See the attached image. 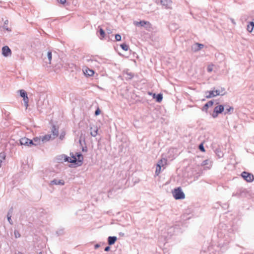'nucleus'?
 I'll return each mask as SVG.
<instances>
[{
    "label": "nucleus",
    "instance_id": "1",
    "mask_svg": "<svg viewBox=\"0 0 254 254\" xmlns=\"http://www.w3.org/2000/svg\"><path fill=\"white\" fill-rule=\"evenodd\" d=\"M173 196L176 199H182L185 197V195L181 188L175 189L172 191Z\"/></svg>",
    "mask_w": 254,
    "mask_h": 254
},
{
    "label": "nucleus",
    "instance_id": "2",
    "mask_svg": "<svg viewBox=\"0 0 254 254\" xmlns=\"http://www.w3.org/2000/svg\"><path fill=\"white\" fill-rule=\"evenodd\" d=\"M241 176L247 182L251 183L254 180V175L252 173L247 172L244 171L242 172Z\"/></svg>",
    "mask_w": 254,
    "mask_h": 254
},
{
    "label": "nucleus",
    "instance_id": "3",
    "mask_svg": "<svg viewBox=\"0 0 254 254\" xmlns=\"http://www.w3.org/2000/svg\"><path fill=\"white\" fill-rule=\"evenodd\" d=\"M205 94L206 98H210L220 95V91L218 90L206 91Z\"/></svg>",
    "mask_w": 254,
    "mask_h": 254
},
{
    "label": "nucleus",
    "instance_id": "4",
    "mask_svg": "<svg viewBox=\"0 0 254 254\" xmlns=\"http://www.w3.org/2000/svg\"><path fill=\"white\" fill-rule=\"evenodd\" d=\"M2 55L5 57H7L11 55V51L10 49L7 46H5L2 48Z\"/></svg>",
    "mask_w": 254,
    "mask_h": 254
},
{
    "label": "nucleus",
    "instance_id": "5",
    "mask_svg": "<svg viewBox=\"0 0 254 254\" xmlns=\"http://www.w3.org/2000/svg\"><path fill=\"white\" fill-rule=\"evenodd\" d=\"M51 132H52L51 135L52 136V139H55L58 136L59 130H58V128L56 127V126L55 125L52 126V127L51 129Z\"/></svg>",
    "mask_w": 254,
    "mask_h": 254
},
{
    "label": "nucleus",
    "instance_id": "6",
    "mask_svg": "<svg viewBox=\"0 0 254 254\" xmlns=\"http://www.w3.org/2000/svg\"><path fill=\"white\" fill-rule=\"evenodd\" d=\"M75 156L77 157V163H76V165L78 166H80L82 164L83 161V157L82 154L80 152H77L75 154Z\"/></svg>",
    "mask_w": 254,
    "mask_h": 254
},
{
    "label": "nucleus",
    "instance_id": "7",
    "mask_svg": "<svg viewBox=\"0 0 254 254\" xmlns=\"http://www.w3.org/2000/svg\"><path fill=\"white\" fill-rule=\"evenodd\" d=\"M64 184V182L63 180H57L54 179L53 180L51 181L50 185H61L63 186Z\"/></svg>",
    "mask_w": 254,
    "mask_h": 254
},
{
    "label": "nucleus",
    "instance_id": "8",
    "mask_svg": "<svg viewBox=\"0 0 254 254\" xmlns=\"http://www.w3.org/2000/svg\"><path fill=\"white\" fill-rule=\"evenodd\" d=\"M161 3L162 5L165 6L166 8H170L171 5V0H161Z\"/></svg>",
    "mask_w": 254,
    "mask_h": 254
},
{
    "label": "nucleus",
    "instance_id": "9",
    "mask_svg": "<svg viewBox=\"0 0 254 254\" xmlns=\"http://www.w3.org/2000/svg\"><path fill=\"white\" fill-rule=\"evenodd\" d=\"M225 110L224 111V115L231 114L234 111V108L231 106L225 105Z\"/></svg>",
    "mask_w": 254,
    "mask_h": 254
},
{
    "label": "nucleus",
    "instance_id": "10",
    "mask_svg": "<svg viewBox=\"0 0 254 254\" xmlns=\"http://www.w3.org/2000/svg\"><path fill=\"white\" fill-rule=\"evenodd\" d=\"M83 72L86 76H91L94 74V71L87 67L83 70Z\"/></svg>",
    "mask_w": 254,
    "mask_h": 254
},
{
    "label": "nucleus",
    "instance_id": "11",
    "mask_svg": "<svg viewBox=\"0 0 254 254\" xmlns=\"http://www.w3.org/2000/svg\"><path fill=\"white\" fill-rule=\"evenodd\" d=\"M225 109V107L224 105H220L215 107L214 109L215 112H217L218 114H221L223 112H224Z\"/></svg>",
    "mask_w": 254,
    "mask_h": 254
},
{
    "label": "nucleus",
    "instance_id": "12",
    "mask_svg": "<svg viewBox=\"0 0 254 254\" xmlns=\"http://www.w3.org/2000/svg\"><path fill=\"white\" fill-rule=\"evenodd\" d=\"M90 134L93 137H95L98 134V128L97 127H90Z\"/></svg>",
    "mask_w": 254,
    "mask_h": 254
},
{
    "label": "nucleus",
    "instance_id": "13",
    "mask_svg": "<svg viewBox=\"0 0 254 254\" xmlns=\"http://www.w3.org/2000/svg\"><path fill=\"white\" fill-rule=\"evenodd\" d=\"M117 238L116 236H109L108 238V244L109 245L114 244L117 241Z\"/></svg>",
    "mask_w": 254,
    "mask_h": 254
},
{
    "label": "nucleus",
    "instance_id": "14",
    "mask_svg": "<svg viewBox=\"0 0 254 254\" xmlns=\"http://www.w3.org/2000/svg\"><path fill=\"white\" fill-rule=\"evenodd\" d=\"M214 102L213 101L211 100L206 103L202 108V111H205L207 112L208 108L211 106H212Z\"/></svg>",
    "mask_w": 254,
    "mask_h": 254
},
{
    "label": "nucleus",
    "instance_id": "15",
    "mask_svg": "<svg viewBox=\"0 0 254 254\" xmlns=\"http://www.w3.org/2000/svg\"><path fill=\"white\" fill-rule=\"evenodd\" d=\"M203 47L204 45L203 44L196 43L193 45L192 48L195 51H197L203 48Z\"/></svg>",
    "mask_w": 254,
    "mask_h": 254
},
{
    "label": "nucleus",
    "instance_id": "16",
    "mask_svg": "<svg viewBox=\"0 0 254 254\" xmlns=\"http://www.w3.org/2000/svg\"><path fill=\"white\" fill-rule=\"evenodd\" d=\"M167 160L165 158L161 159L158 161L156 165H159L160 167H163V169H164L165 167H164V166L167 164Z\"/></svg>",
    "mask_w": 254,
    "mask_h": 254
},
{
    "label": "nucleus",
    "instance_id": "17",
    "mask_svg": "<svg viewBox=\"0 0 254 254\" xmlns=\"http://www.w3.org/2000/svg\"><path fill=\"white\" fill-rule=\"evenodd\" d=\"M34 146H37L40 144L41 141H42L41 136L39 137H35L33 139Z\"/></svg>",
    "mask_w": 254,
    "mask_h": 254
},
{
    "label": "nucleus",
    "instance_id": "18",
    "mask_svg": "<svg viewBox=\"0 0 254 254\" xmlns=\"http://www.w3.org/2000/svg\"><path fill=\"white\" fill-rule=\"evenodd\" d=\"M28 142L29 138L26 137H23L20 139V143L21 145L28 146Z\"/></svg>",
    "mask_w": 254,
    "mask_h": 254
},
{
    "label": "nucleus",
    "instance_id": "19",
    "mask_svg": "<svg viewBox=\"0 0 254 254\" xmlns=\"http://www.w3.org/2000/svg\"><path fill=\"white\" fill-rule=\"evenodd\" d=\"M42 141L45 142L50 140L51 139H52V136L51 134H46L44 136L41 137Z\"/></svg>",
    "mask_w": 254,
    "mask_h": 254
},
{
    "label": "nucleus",
    "instance_id": "20",
    "mask_svg": "<svg viewBox=\"0 0 254 254\" xmlns=\"http://www.w3.org/2000/svg\"><path fill=\"white\" fill-rule=\"evenodd\" d=\"M140 25L142 27H144L146 25H148L149 27L150 26V24L149 22L146 21L144 20H142L139 22H137L136 23V25Z\"/></svg>",
    "mask_w": 254,
    "mask_h": 254
},
{
    "label": "nucleus",
    "instance_id": "21",
    "mask_svg": "<svg viewBox=\"0 0 254 254\" xmlns=\"http://www.w3.org/2000/svg\"><path fill=\"white\" fill-rule=\"evenodd\" d=\"M254 27V22L251 21L249 24L248 25L247 29L249 32H252Z\"/></svg>",
    "mask_w": 254,
    "mask_h": 254
},
{
    "label": "nucleus",
    "instance_id": "22",
    "mask_svg": "<svg viewBox=\"0 0 254 254\" xmlns=\"http://www.w3.org/2000/svg\"><path fill=\"white\" fill-rule=\"evenodd\" d=\"M64 162H68L69 163H75V159L71 160V158L65 155L64 156Z\"/></svg>",
    "mask_w": 254,
    "mask_h": 254
},
{
    "label": "nucleus",
    "instance_id": "23",
    "mask_svg": "<svg viewBox=\"0 0 254 254\" xmlns=\"http://www.w3.org/2000/svg\"><path fill=\"white\" fill-rule=\"evenodd\" d=\"M154 98H155L157 102L159 103L161 102L163 99V95L161 93L158 94L156 96H155V94H154Z\"/></svg>",
    "mask_w": 254,
    "mask_h": 254
},
{
    "label": "nucleus",
    "instance_id": "24",
    "mask_svg": "<svg viewBox=\"0 0 254 254\" xmlns=\"http://www.w3.org/2000/svg\"><path fill=\"white\" fill-rule=\"evenodd\" d=\"M12 208H11L8 212L7 213V220L8 221V222L10 224H13V222H12V221L11 219V213H12Z\"/></svg>",
    "mask_w": 254,
    "mask_h": 254
},
{
    "label": "nucleus",
    "instance_id": "25",
    "mask_svg": "<svg viewBox=\"0 0 254 254\" xmlns=\"http://www.w3.org/2000/svg\"><path fill=\"white\" fill-rule=\"evenodd\" d=\"M52 55L51 51H48L47 53V58H48V62L46 61V63H47L48 64H51V60H52Z\"/></svg>",
    "mask_w": 254,
    "mask_h": 254
},
{
    "label": "nucleus",
    "instance_id": "26",
    "mask_svg": "<svg viewBox=\"0 0 254 254\" xmlns=\"http://www.w3.org/2000/svg\"><path fill=\"white\" fill-rule=\"evenodd\" d=\"M8 24V20H6L4 22V25H3V28L5 29L6 30H7V31H11V29H9L8 26H7V24Z\"/></svg>",
    "mask_w": 254,
    "mask_h": 254
},
{
    "label": "nucleus",
    "instance_id": "27",
    "mask_svg": "<svg viewBox=\"0 0 254 254\" xmlns=\"http://www.w3.org/2000/svg\"><path fill=\"white\" fill-rule=\"evenodd\" d=\"M23 98V99L24 105L26 107V108H27V107L28 106V101H29L28 97L27 96H26V97H24Z\"/></svg>",
    "mask_w": 254,
    "mask_h": 254
},
{
    "label": "nucleus",
    "instance_id": "28",
    "mask_svg": "<svg viewBox=\"0 0 254 254\" xmlns=\"http://www.w3.org/2000/svg\"><path fill=\"white\" fill-rule=\"evenodd\" d=\"M20 95L21 97L23 98L27 96V92L23 89L20 90L19 91Z\"/></svg>",
    "mask_w": 254,
    "mask_h": 254
},
{
    "label": "nucleus",
    "instance_id": "29",
    "mask_svg": "<svg viewBox=\"0 0 254 254\" xmlns=\"http://www.w3.org/2000/svg\"><path fill=\"white\" fill-rule=\"evenodd\" d=\"M161 167L159 165H156L155 170V175L158 176L161 173Z\"/></svg>",
    "mask_w": 254,
    "mask_h": 254
},
{
    "label": "nucleus",
    "instance_id": "30",
    "mask_svg": "<svg viewBox=\"0 0 254 254\" xmlns=\"http://www.w3.org/2000/svg\"><path fill=\"white\" fill-rule=\"evenodd\" d=\"M121 47L123 50L125 51H127L128 49V46L127 45L126 43H123L122 44H121Z\"/></svg>",
    "mask_w": 254,
    "mask_h": 254
},
{
    "label": "nucleus",
    "instance_id": "31",
    "mask_svg": "<svg viewBox=\"0 0 254 254\" xmlns=\"http://www.w3.org/2000/svg\"><path fill=\"white\" fill-rule=\"evenodd\" d=\"M5 158V154L4 152L0 153V163H1L3 160Z\"/></svg>",
    "mask_w": 254,
    "mask_h": 254
},
{
    "label": "nucleus",
    "instance_id": "32",
    "mask_svg": "<svg viewBox=\"0 0 254 254\" xmlns=\"http://www.w3.org/2000/svg\"><path fill=\"white\" fill-rule=\"evenodd\" d=\"M99 33L101 36L100 39H102V38H103L105 35V33L104 30L102 28H100L99 29Z\"/></svg>",
    "mask_w": 254,
    "mask_h": 254
},
{
    "label": "nucleus",
    "instance_id": "33",
    "mask_svg": "<svg viewBox=\"0 0 254 254\" xmlns=\"http://www.w3.org/2000/svg\"><path fill=\"white\" fill-rule=\"evenodd\" d=\"M64 154H62L57 157V159L61 162H64Z\"/></svg>",
    "mask_w": 254,
    "mask_h": 254
},
{
    "label": "nucleus",
    "instance_id": "34",
    "mask_svg": "<svg viewBox=\"0 0 254 254\" xmlns=\"http://www.w3.org/2000/svg\"><path fill=\"white\" fill-rule=\"evenodd\" d=\"M70 155L71 156V160H74V159L76 160L75 161V163H73L75 164H76V163H77V158L75 156V154L74 155L73 153H70Z\"/></svg>",
    "mask_w": 254,
    "mask_h": 254
},
{
    "label": "nucleus",
    "instance_id": "35",
    "mask_svg": "<svg viewBox=\"0 0 254 254\" xmlns=\"http://www.w3.org/2000/svg\"><path fill=\"white\" fill-rule=\"evenodd\" d=\"M65 135V132L64 131H62L60 135L59 138L62 140H63L64 138Z\"/></svg>",
    "mask_w": 254,
    "mask_h": 254
},
{
    "label": "nucleus",
    "instance_id": "36",
    "mask_svg": "<svg viewBox=\"0 0 254 254\" xmlns=\"http://www.w3.org/2000/svg\"><path fill=\"white\" fill-rule=\"evenodd\" d=\"M57 234L58 236L62 235L64 233V231L63 229H59L57 231Z\"/></svg>",
    "mask_w": 254,
    "mask_h": 254
},
{
    "label": "nucleus",
    "instance_id": "37",
    "mask_svg": "<svg viewBox=\"0 0 254 254\" xmlns=\"http://www.w3.org/2000/svg\"><path fill=\"white\" fill-rule=\"evenodd\" d=\"M115 39H116V41H121V36L119 34H116L115 35Z\"/></svg>",
    "mask_w": 254,
    "mask_h": 254
},
{
    "label": "nucleus",
    "instance_id": "38",
    "mask_svg": "<svg viewBox=\"0 0 254 254\" xmlns=\"http://www.w3.org/2000/svg\"><path fill=\"white\" fill-rule=\"evenodd\" d=\"M32 145L34 146L33 140L29 139V142L28 143V146H31Z\"/></svg>",
    "mask_w": 254,
    "mask_h": 254
},
{
    "label": "nucleus",
    "instance_id": "39",
    "mask_svg": "<svg viewBox=\"0 0 254 254\" xmlns=\"http://www.w3.org/2000/svg\"><path fill=\"white\" fill-rule=\"evenodd\" d=\"M199 149H200V151H201L202 152H204L205 151V149H204V146H203V144L202 143L199 144Z\"/></svg>",
    "mask_w": 254,
    "mask_h": 254
},
{
    "label": "nucleus",
    "instance_id": "40",
    "mask_svg": "<svg viewBox=\"0 0 254 254\" xmlns=\"http://www.w3.org/2000/svg\"><path fill=\"white\" fill-rule=\"evenodd\" d=\"M218 114H219L217 113V112H215V110H213V113L212 114V116L213 118H216L218 116Z\"/></svg>",
    "mask_w": 254,
    "mask_h": 254
},
{
    "label": "nucleus",
    "instance_id": "41",
    "mask_svg": "<svg viewBox=\"0 0 254 254\" xmlns=\"http://www.w3.org/2000/svg\"><path fill=\"white\" fill-rule=\"evenodd\" d=\"M58 2L62 4H65L66 2V0H57Z\"/></svg>",
    "mask_w": 254,
    "mask_h": 254
},
{
    "label": "nucleus",
    "instance_id": "42",
    "mask_svg": "<svg viewBox=\"0 0 254 254\" xmlns=\"http://www.w3.org/2000/svg\"><path fill=\"white\" fill-rule=\"evenodd\" d=\"M100 113H101V111H100V110L99 108H98V109L95 111V116H98V115H99L100 114Z\"/></svg>",
    "mask_w": 254,
    "mask_h": 254
},
{
    "label": "nucleus",
    "instance_id": "43",
    "mask_svg": "<svg viewBox=\"0 0 254 254\" xmlns=\"http://www.w3.org/2000/svg\"><path fill=\"white\" fill-rule=\"evenodd\" d=\"M207 71L208 72H210L212 71L213 70V68H212V66H210V65H209L208 67H207Z\"/></svg>",
    "mask_w": 254,
    "mask_h": 254
},
{
    "label": "nucleus",
    "instance_id": "44",
    "mask_svg": "<svg viewBox=\"0 0 254 254\" xmlns=\"http://www.w3.org/2000/svg\"><path fill=\"white\" fill-rule=\"evenodd\" d=\"M127 75L129 76V79H131L133 77V74L131 72L127 73Z\"/></svg>",
    "mask_w": 254,
    "mask_h": 254
},
{
    "label": "nucleus",
    "instance_id": "45",
    "mask_svg": "<svg viewBox=\"0 0 254 254\" xmlns=\"http://www.w3.org/2000/svg\"><path fill=\"white\" fill-rule=\"evenodd\" d=\"M110 250V246H107L106 247H105V249H104V251H106V252H108Z\"/></svg>",
    "mask_w": 254,
    "mask_h": 254
},
{
    "label": "nucleus",
    "instance_id": "46",
    "mask_svg": "<svg viewBox=\"0 0 254 254\" xmlns=\"http://www.w3.org/2000/svg\"><path fill=\"white\" fill-rule=\"evenodd\" d=\"M82 151L83 152H86L87 151V147L86 146L82 147Z\"/></svg>",
    "mask_w": 254,
    "mask_h": 254
},
{
    "label": "nucleus",
    "instance_id": "47",
    "mask_svg": "<svg viewBox=\"0 0 254 254\" xmlns=\"http://www.w3.org/2000/svg\"><path fill=\"white\" fill-rule=\"evenodd\" d=\"M14 234H15V237L16 238H17V237H20V234H19L18 232H16L15 231L14 232Z\"/></svg>",
    "mask_w": 254,
    "mask_h": 254
},
{
    "label": "nucleus",
    "instance_id": "48",
    "mask_svg": "<svg viewBox=\"0 0 254 254\" xmlns=\"http://www.w3.org/2000/svg\"><path fill=\"white\" fill-rule=\"evenodd\" d=\"M100 247V245L99 244H96V245L94 246V248H95V249H97L99 248Z\"/></svg>",
    "mask_w": 254,
    "mask_h": 254
},
{
    "label": "nucleus",
    "instance_id": "49",
    "mask_svg": "<svg viewBox=\"0 0 254 254\" xmlns=\"http://www.w3.org/2000/svg\"><path fill=\"white\" fill-rule=\"evenodd\" d=\"M231 20L232 22L234 25H235V24H236V22H235V20H234V19H233V18H231Z\"/></svg>",
    "mask_w": 254,
    "mask_h": 254
},
{
    "label": "nucleus",
    "instance_id": "50",
    "mask_svg": "<svg viewBox=\"0 0 254 254\" xmlns=\"http://www.w3.org/2000/svg\"><path fill=\"white\" fill-rule=\"evenodd\" d=\"M15 254H23V253H22L21 252H19V251H16L15 253Z\"/></svg>",
    "mask_w": 254,
    "mask_h": 254
},
{
    "label": "nucleus",
    "instance_id": "51",
    "mask_svg": "<svg viewBox=\"0 0 254 254\" xmlns=\"http://www.w3.org/2000/svg\"><path fill=\"white\" fill-rule=\"evenodd\" d=\"M237 195H240V194L238 193H237L236 194H234V193L233 194V196H237Z\"/></svg>",
    "mask_w": 254,
    "mask_h": 254
},
{
    "label": "nucleus",
    "instance_id": "52",
    "mask_svg": "<svg viewBox=\"0 0 254 254\" xmlns=\"http://www.w3.org/2000/svg\"><path fill=\"white\" fill-rule=\"evenodd\" d=\"M206 161L207 160H205V161H203V165H206Z\"/></svg>",
    "mask_w": 254,
    "mask_h": 254
},
{
    "label": "nucleus",
    "instance_id": "53",
    "mask_svg": "<svg viewBox=\"0 0 254 254\" xmlns=\"http://www.w3.org/2000/svg\"><path fill=\"white\" fill-rule=\"evenodd\" d=\"M120 235H122V236H123V235H124V234H123V233H120Z\"/></svg>",
    "mask_w": 254,
    "mask_h": 254
},
{
    "label": "nucleus",
    "instance_id": "54",
    "mask_svg": "<svg viewBox=\"0 0 254 254\" xmlns=\"http://www.w3.org/2000/svg\"><path fill=\"white\" fill-rule=\"evenodd\" d=\"M222 91H224V88H222Z\"/></svg>",
    "mask_w": 254,
    "mask_h": 254
},
{
    "label": "nucleus",
    "instance_id": "55",
    "mask_svg": "<svg viewBox=\"0 0 254 254\" xmlns=\"http://www.w3.org/2000/svg\"><path fill=\"white\" fill-rule=\"evenodd\" d=\"M88 61H91V62H93V60H89Z\"/></svg>",
    "mask_w": 254,
    "mask_h": 254
},
{
    "label": "nucleus",
    "instance_id": "56",
    "mask_svg": "<svg viewBox=\"0 0 254 254\" xmlns=\"http://www.w3.org/2000/svg\"><path fill=\"white\" fill-rule=\"evenodd\" d=\"M1 167V163H0V167Z\"/></svg>",
    "mask_w": 254,
    "mask_h": 254
}]
</instances>
